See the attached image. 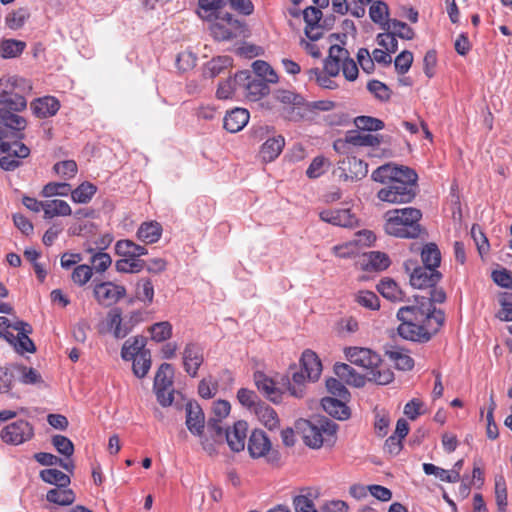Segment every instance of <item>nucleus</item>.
<instances>
[{"mask_svg": "<svg viewBox=\"0 0 512 512\" xmlns=\"http://www.w3.org/2000/svg\"><path fill=\"white\" fill-rule=\"evenodd\" d=\"M334 173L343 181H358L368 173V165L354 156H346L338 162Z\"/></svg>", "mask_w": 512, "mask_h": 512, "instance_id": "9d476101", "label": "nucleus"}, {"mask_svg": "<svg viewBox=\"0 0 512 512\" xmlns=\"http://www.w3.org/2000/svg\"><path fill=\"white\" fill-rule=\"evenodd\" d=\"M14 145L17 149L10 151L0 158V167L5 171L17 169L21 164L19 159L26 158L30 154L29 148L23 143H15Z\"/></svg>", "mask_w": 512, "mask_h": 512, "instance_id": "bb28decb", "label": "nucleus"}, {"mask_svg": "<svg viewBox=\"0 0 512 512\" xmlns=\"http://www.w3.org/2000/svg\"><path fill=\"white\" fill-rule=\"evenodd\" d=\"M26 47L24 41L15 39H6L1 42L0 52L1 56L5 59L15 58L22 54Z\"/></svg>", "mask_w": 512, "mask_h": 512, "instance_id": "5fc2aeb1", "label": "nucleus"}, {"mask_svg": "<svg viewBox=\"0 0 512 512\" xmlns=\"http://www.w3.org/2000/svg\"><path fill=\"white\" fill-rule=\"evenodd\" d=\"M97 188L90 182H83L74 190H71V198L75 203H88L95 195Z\"/></svg>", "mask_w": 512, "mask_h": 512, "instance_id": "864d4df0", "label": "nucleus"}, {"mask_svg": "<svg viewBox=\"0 0 512 512\" xmlns=\"http://www.w3.org/2000/svg\"><path fill=\"white\" fill-rule=\"evenodd\" d=\"M72 210L69 204L60 199L44 201V218L52 219L56 216H69Z\"/></svg>", "mask_w": 512, "mask_h": 512, "instance_id": "ea45409f", "label": "nucleus"}, {"mask_svg": "<svg viewBox=\"0 0 512 512\" xmlns=\"http://www.w3.org/2000/svg\"><path fill=\"white\" fill-rule=\"evenodd\" d=\"M17 112L18 111L11 110L9 107L0 106V124L18 132L24 130L27 122L25 118L19 116Z\"/></svg>", "mask_w": 512, "mask_h": 512, "instance_id": "7c9ffc66", "label": "nucleus"}, {"mask_svg": "<svg viewBox=\"0 0 512 512\" xmlns=\"http://www.w3.org/2000/svg\"><path fill=\"white\" fill-rule=\"evenodd\" d=\"M145 266L143 260L130 258V257H122L115 263V268L120 273H138Z\"/></svg>", "mask_w": 512, "mask_h": 512, "instance_id": "680f3d73", "label": "nucleus"}, {"mask_svg": "<svg viewBox=\"0 0 512 512\" xmlns=\"http://www.w3.org/2000/svg\"><path fill=\"white\" fill-rule=\"evenodd\" d=\"M423 266L436 270L440 265L441 253L434 243L426 244L421 251Z\"/></svg>", "mask_w": 512, "mask_h": 512, "instance_id": "8fccbe9b", "label": "nucleus"}, {"mask_svg": "<svg viewBox=\"0 0 512 512\" xmlns=\"http://www.w3.org/2000/svg\"><path fill=\"white\" fill-rule=\"evenodd\" d=\"M345 142L359 147H374L381 144L380 137L362 130H351L346 133Z\"/></svg>", "mask_w": 512, "mask_h": 512, "instance_id": "c85d7f7f", "label": "nucleus"}, {"mask_svg": "<svg viewBox=\"0 0 512 512\" xmlns=\"http://www.w3.org/2000/svg\"><path fill=\"white\" fill-rule=\"evenodd\" d=\"M417 307L404 306L397 312V318L401 321L398 327V334L406 340L415 342H426L431 334L423 320L427 318Z\"/></svg>", "mask_w": 512, "mask_h": 512, "instance_id": "7ed1b4c3", "label": "nucleus"}, {"mask_svg": "<svg viewBox=\"0 0 512 512\" xmlns=\"http://www.w3.org/2000/svg\"><path fill=\"white\" fill-rule=\"evenodd\" d=\"M93 292L96 301L104 307L113 306L126 295V289L124 286L110 281L96 284Z\"/></svg>", "mask_w": 512, "mask_h": 512, "instance_id": "ddd939ff", "label": "nucleus"}, {"mask_svg": "<svg viewBox=\"0 0 512 512\" xmlns=\"http://www.w3.org/2000/svg\"><path fill=\"white\" fill-rule=\"evenodd\" d=\"M34 435L32 425L26 420H17L6 425L0 433L1 439L10 445H20Z\"/></svg>", "mask_w": 512, "mask_h": 512, "instance_id": "f8f14e48", "label": "nucleus"}, {"mask_svg": "<svg viewBox=\"0 0 512 512\" xmlns=\"http://www.w3.org/2000/svg\"><path fill=\"white\" fill-rule=\"evenodd\" d=\"M87 252L91 254L92 271L95 270L97 273H103L111 266L112 258L108 253L96 251L94 248H89Z\"/></svg>", "mask_w": 512, "mask_h": 512, "instance_id": "3c124183", "label": "nucleus"}, {"mask_svg": "<svg viewBox=\"0 0 512 512\" xmlns=\"http://www.w3.org/2000/svg\"><path fill=\"white\" fill-rule=\"evenodd\" d=\"M329 161L324 156L315 157L306 170V175L310 179H316L323 175L327 170Z\"/></svg>", "mask_w": 512, "mask_h": 512, "instance_id": "774afa93", "label": "nucleus"}, {"mask_svg": "<svg viewBox=\"0 0 512 512\" xmlns=\"http://www.w3.org/2000/svg\"><path fill=\"white\" fill-rule=\"evenodd\" d=\"M338 425L326 418L301 420L297 423V429L302 433L304 443L313 449H318L324 444L332 445Z\"/></svg>", "mask_w": 512, "mask_h": 512, "instance_id": "f03ea898", "label": "nucleus"}, {"mask_svg": "<svg viewBox=\"0 0 512 512\" xmlns=\"http://www.w3.org/2000/svg\"><path fill=\"white\" fill-rule=\"evenodd\" d=\"M254 382L257 389L265 395L269 400L278 402L281 398L279 388H277L275 381L261 371L254 373Z\"/></svg>", "mask_w": 512, "mask_h": 512, "instance_id": "393cba45", "label": "nucleus"}, {"mask_svg": "<svg viewBox=\"0 0 512 512\" xmlns=\"http://www.w3.org/2000/svg\"><path fill=\"white\" fill-rule=\"evenodd\" d=\"M324 70L330 76H338L342 71L348 81H355L359 73L357 63L350 57L349 51L337 44L329 48V54L324 60Z\"/></svg>", "mask_w": 512, "mask_h": 512, "instance_id": "423d86ee", "label": "nucleus"}, {"mask_svg": "<svg viewBox=\"0 0 512 512\" xmlns=\"http://www.w3.org/2000/svg\"><path fill=\"white\" fill-rule=\"evenodd\" d=\"M131 360L133 361L132 368L135 376L139 378L145 377L151 367L150 352H142V354H138V356Z\"/></svg>", "mask_w": 512, "mask_h": 512, "instance_id": "69168bd1", "label": "nucleus"}, {"mask_svg": "<svg viewBox=\"0 0 512 512\" xmlns=\"http://www.w3.org/2000/svg\"><path fill=\"white\" fill-rule=\"evenodd\" d=\"M40 478L51 485L56 487H68L70 484V477L62 471L54 468L44 469L40 472Z\"/></svg>", "mask_w": 512, "mask_h": 512, "instance_id": "09e8293b", "label": "nucleus"}, {"mask_svg": "<svg viewBox=\"0 0 512 512\" xmlns=\"http://www.w3.org/2000/svg\"><path fill=\"white\" fill-rule=\"evenodd\" d=\"M285 145L283 137H273L266 140L261 147V157L265 162H271L275 160L281 153Z\"/></svg>", "mask_w": 512, "mask_h": 512, "instance_id": "4c0bfd02", "label": "nucleus"}, {"mask_svg": "<svg viewBox=\"0 0 512 512\" xmlns=\"http://www.w3.org/2000/svg\"><path fill=\"white\" fill-rule=\"evenodd\" d=\"M377 290L383 297L391 301L396 302L403 300V293L401 289L392 279L386 278L381 280L377 285Z\"/></svg>", "mask_w": 512, "mask_h": 512, "instance_id": "49530a36", "label": "nucleus"}, {"mask_svg": "<svg viewBox=\"0 0 512 512\" xmlns=\"http://www.w3.org/2000/svg\"><path fill=\"white\" fill-rule=\"evenodd\" d=\"M145 343V338L141 336L129 338L122 346L121 357L124 360L129 361L138 356V354H142V352H150L149 350L144 349Z\"/></svg>", "mask_w": 512, "mask_h": 512, "instance_id": "58836bf2", "label": "nucleus"}, {"mask_svg": "<svg viewBox=\"0 0 512 512\" xmlns=\"http://www.w3.org/2000/svg\"><path fill=\"white\" fill-rule=\"evenodd\" d=\"M346 359L366 372L380 363V356L368 348L348 347L345 349Z\"/></svg>", "mask_w": 512, "mask_h": 512, "instance_id": "2eb2a0df", "label": "nucleus"}, {"mask_svg": "<svg viewBox=\"0 0 512 512\" xmlns=\"http://www.w3.org/2000/svg\"><path fill=\"white\" fill-rule=\"evenodd\" d=\"M241 85L237 81V73L225 81H221L216 91V97L221 100L231 99L237 94L241 95Z\"/></svg>", "mask_w": 512, "mask_h": 512, "instance_id": "a19ab883", "label": "nucleus"}, {"mask_svg": "<svg viewBox=\"0 0 512 512\" xmlns=\"http://www.w3.org/2000/svg\"><path fill=\"white\" fill-rule=\"evenodd\" d=\"M386 30L393 34L394 37L398 36L405 40H411L414 37L413 29L410 26H408L405 22L396 19H392L389 22H387Z\"/></svg>", "mask_w": 512, "mask_h": 512, "instance_id": "bf43d9fd", "label": "nucleus"}, {"mask_svg": "<svg viewBox=\"0 0 512 512\" xmlns=\"http://www.w3.org/2000/svg\"><path fill=\"white\" fill-rule=\"evenodd\" d=\"M32 90L31 83L25 78L7 76L0 79V106L13 111H23L27 107L25 94Z\"/></svg>", "mask_w": 512, "mask_h": 512, "instance_id": "20e7f679", "label": "nucleus"}, {"mask_svg": "<svg viewBox=\"0 0 512 512\" xmlns=\"http://www.w3.org/2000/svg\"><path fill=\"white\" fill-rule=\"evenodd\" d=\"M300 364V369L305 372L309 381H316L320 377L322 364L315 352L305 350L302 353Z\"/></svg>", "mask_w": 512, "mask_h": 512, "instance_id": "a878e982", "label": "nucleus"}, {"mask_svg": "<svg viewBox=\"0 0 512 512\" xmlns=\"http://www.w3.org/2000/svg\"><path fill=\"white\" fill-rule=\"evenodd\" d=\"M34 459L39 464L44 465V466L60 465L62 468H64L67 471H71L73 469V464L71 462L62 460L51 453H46V452L36 453L34 455Z\"/></svg>", "mask_w": 512, "mask_h": 512, "instance_id": "0e129e2a", "label": "nucleus"}, {"mask_svg": "<svg viewBox=\"0 0 512 512\" xmlns=\"http://www.w3.org/2000/svg\"><path fill=\"white\" fill-rule=\"evenodd\" d=\"M182 360L185 372L191 377H196L204 361L201 345L194 342L187 343L182 352Z\"/></svg>", "mask_w": 512, "mask_h": 512, "instance_id": "dca6fc26", "label": "nucleus"}, {"mask_svg": "<svg viewBox=\"0 0 512 512\" xmlns=\"http://www.w3.org/2000/svg\"><path fill=\"white\" fill-rule=\"evenodd\" d=\"M232 65V58L229 56H219L217 58H213L211 61L207 63L205 74L214 78L220 75L226 68Z\"/></svg>", "mask_w": 512, "mask_h": 512, "instance_id": "13d9d810", "label": "nucleus"}, {"mask_svg": "<svg viewBox=\"0 0 512 512\" xmlns=\"http://www.w3.org/2000/svg\"><path fill=\"white\" fill-rule=\"evenodd\" d=\"M13 329L17 331L16 335L11 331H6L5 334H3V337L6 338L18 353L34 352L35 345L28 337V334L31 332L30 325L25 322L18 321L13 326Z\"/></svg>", "mask_w": 512, "mask_h": 512, "instance_id": "4468645a", "label": "nucleus"}, {"mask_svg": "<svg viewBox=\"0 0 512 512\" xmlns=\"http://www.w3.org/2000/svg\"><path fill=\"white\" fill-rule=\"evenodd\" d=\"M406 170H411L406 166H396L393 164H384L372 172V179L376 182L388 185L406 175Z\"/></svg>", "mask_w": 512, "mask_h": 512, "instance_id": "4be33fe9", "label": "nucleus"}, {"mask_svg": "<svg viewBox=\"0 0 512 512\" xmlns=\"http://www.w3.org/2000/svg\"><path fill=\"white\" fill-rule=\"evenodd\" d=\"M366 378L378 385H387L393 381L394 374L389 368L385 367L380 362L374 368L369 369V371L365 373V379Z\"/></svg>", "mask_w": 512, "mask_h": 512, "instance_id": "37998d69", "label": "nucleus"}, {"mask_svg": "<svg viewBox=\"0 0 512 512\" xmlns=\"http://www.w3.org/2000/svg\"><path fill=\"white\" fill-rule=\"evenodd\" d=\"M334 372L340 380L345 381L348 385L354 387L365 385V375H360L348 364L337 363L334 366Z\"/></svg>", "mask_w": 512, "mask_h": 512, "instance_id": "c756f323", "label": "nucleus"}, {"mask_svg": "<svg viewBox=\"0 0 512 512\" xmlns=\"http://www.w3.org/2000/svg\"><path fill=\"white\" fill-rule=\"evenodd\" d=\"M386 356L399 370L408 371L414 366V360L408 352L399 347H393L386 351Z\"/></svg>", "mask_w": 512, "mask_h": 512, "instance_id": "f704fd0d", "label": "nucleus"}, {"mask_svg": "<svg viewBox=\"0 0 512 512\" xmlns=\"http://www.w3.org/2000/svg\"><path fill=\"white\" fill-rule=\"evenodd\" d=\"M354 124L358 130L365 132L379 131L385 126L382 120L371 116H358L354 119Z\"/></svg>", "mask_w": 512, "mask_h": 512, "instance_id": "e2e57ef3", "label": "nucleus"}, {"mask_svg": "<svg viewBox=\"0 0 512 512\" xmlns=\"http://www.w3.org/2000/svg\"><path fill=\"white\" fill-rule=\"evenodd\" d=\"M151 339L156 342H164L172 335V325L168 321L153 324L150 327Z\"/></svg>", "mask_w": 512, "mask_h": 512, "instance_id": "338daca9", "label": "nucleus"}, {"mask_svg": "<svg viewBox=\"0 0 512 512\" xmlns=\"http://www.w3.org/2000/svg\"><path fill=\"white\" fill-rule=\"evenodd\" d=\"M33 114L38 118L54 116L60 109V102L53 96L37 98L30 104Z\"/></svg>", "mask_w": 512, "mask_h": 512, "instance_id": "5701e85b", "label": "nucleus"}, {"mask_svg": "<svg viewBox=\"0 0 512 512\" xmlns=\"http://www.w3.org/2000/svg\"><path fill=\"white\" fill-rule=\"evenodd\" d=\"M240 22L229 13H225L220 21L211 24L210 32L215 40L226 41L236 37Z\"/></svg>", "mask_w": 512, "mask_h": 512, "instance_id": "f3484780", "label": "nucleus"}, {"mask_svg": "<svg viewBox=\"0 0 512 512\" xmlns=\"http://www.w3.org/2000/svg\"><path fill=\"white\" fill-rule=\"evenodd\" d=\"M248 452L252 458L266 457L268 463L279 465L281 455L271 449V441L262 430H254L248 439Z\"/></svg>", "mask_w": 512, "mask_h": 512, "instance_id": "0eeeda50", "label": "nucleus"}, {"mask_svg": "<svg viewBox=\"0 0 512 512\" xmlns=\"http://www.w3.org/2000/svg\"><path fill=\"white\" fill-rule=\"evenodd\" d=\"M237 81L240 83L241 95L249 101H258L269 94L270 88L261 78L254 77L250 71L244 70L237 73Z\"/></svg>", "mask_w": 512, "mask_h": 512, "instance_id": "1a4fd4ad", "label": "nucleus"}, {"mask_svg": "<svg viewBox=\"0 0 512 512\" xmlns=\"http://www.w3.org/2000/svg\"><path fill=\"white\" fill-rule=\"evenodd\" d=\"M250 114L244 108H235L224 117V128L230 133L241 131L248 123Z\"/></svg>", "mask_w": 512, "mask_h": 512, "instance_id": "b1692460", "label": "nucleus"}, {"mask_svg": "<svg viewBox=\"0 0 512 512\" xmlns=\"http://www.w3.org/2000/svg\"><path fill=\"white\" fill-rule=\"evenodd\" d=\"M248 424L245 421H237L232 428L223 430L218 438L225 437L230 449L234 452H240L245 447Z\"/></svg>", "mask_w": 512, "mask_h": 512, "instance_id": "6ab92c4d", "label": "nucleus"}, {"mask_svg": "<svg viewBox=\"0 0 512 512\" xmlns=\"http://www.w3.org/2000/svg\"><path fill=\"white\" fill-rule=\"evenodd\" d=\"M252 67L255 73L253 76L263 79L265 83H276L278 81L276 72L267 62L256 60L253 62Z\"/></svg>", "mask_w": 512, "mask_h": 512, "instance_id": "6e6d98bb", "label": "nucleus"}, {"mask_svg": "<svg viewBox=\"0 0 512 512\" xmlns=\"http://www.w3.org/2000/svg\"><path fill=\"white\" fill-rule=\"evenodd\" d=\"M225 4L226 3L224 0H199L198 14L202 18H209L211 16H216V18H219L216 13L219 12V10L222 9Z\"/></svg>", "mask_w": 512, "mask_h": 512, "instance_id": "052dcab7", "label": "nucleus"}, {"mask_svg": "<svg viewBox=\"0 0 512 512\" xmlns=\"http://www.w3.org/2000/svg\"><path fill=\"white\" fill-rule=\"evenodd\" d=\"M415 307H417L423 314H427V318H425L423 322L428 330L429 328L437 330V328L444 323V313L433 307V304L429 302H421L420 305H416Z\"/></svg>", "mask_w": 512, "mask_h": 512, "instance_id": "2f4dec72", "label": "nucleus"}, {"mask_svg": "<svg viewBox=\"0 0 512 512\" xmlns=\"http://www.w3.org/2000/svg\"><path fill=\"white\" fill-rule=\"evenodd\" d=\"M417 178L418 176L414 170H406V175L378 191V199L391 204L411 202L416 196Z\"/></svg>", "mask_w": 512, "mask_h": 512, "instance_id": "39448f33", "label": "nucleus"}, {"mask_svg": "<svg viewBox=\"0 0 512 512\" xmlns=\"http://www.w3.org/2000/svg\"><path fill=\"white\" fill-rule=\"evenodd\" d=\"M162 235V226L156 221L144 222L140 225L137 236L139 240L152 244L156 243Z\"/></svg>", "mask_w": 512, "mask_h": 512, "instance_id": "c9c22d12", "label": "nucleus"}, {"mask_svg": "<svg viewBox=\"0 0 512 512\" xmlns=\"http://www.w3.org/2000/svg\"><path fill=\"white\" fill-rule=\"evenodd\" d=\"M405 269L410 273V284L414 288L424 289L434 287L441 278L439 271L425 266H418L416 262L412 260L405 262Z\"/></svg>", "mask_w": 512, "mask_h": 512, "instance_id": "6e6552de", "label": "nucleus"}, {"mask_svg": "<svg viewBox=\"0 0 512 512\" xmlns=\"http://www.w3.org/2000/svg\"><path fill=\"white\" fill-rule=\"evenodd\" d=\"M389 15V8L387 4L381 0L374 1L369 9V16L371 20L379 24L382 29H387V22L390 20L388 19Z\"/></svg>", "mask_w": 512, "mask_h": 512, "instance_id": "a18cd8bd", "label": "nucleus"}, {"mask_svg": "<svg viewBox=\"0 0 512 512\" xmlns=\"http://www.w3.org/2000/svg\"><path fill=\"white\" fill-rule=\"evenodd\" d=\"M364 258L367 269L384 270L390 265L389 257L383 252L371 251L364 254Z\"/></svg>", "mask_w": 512, "mask_h": 512, "instance_id": "4d7b16f0", "label": "nucleus"}, {"mask_svg": "<svg viewBox=\"0 0 512 512\" xmlns=\"http://www.w3.org/2000/svg\"><path fill=\"white\" fill-rule=\"evenodd\" d=\"M254 414L267 429L274 430L279 427L278 415L269 405L259 403L255 406Z\"/></svg>", "mask_w": 512, "mask_h": 512, "instance_id": "72a5a7b5", "label": "nucleus"}, {"mask_svg": "<svg viewBox=\"0 0 512 512\" xmlns=\"http://www.w3.org/2000/svg\"><path fill=\"white\" fill-rule=\"evenodd\" d=\"M348 400H342L335 397H325L321 405L325 412L338 420H346L350 417V410L346 405Z\"/></svg>", "mask_w": 512, "mask_h": 512, "instance_id": "cd10ccee", "label": "nucleus"}, {"mask_svg": "<svg viewBox=\"0 0 512 512\" xmlns=\"http://www.w3.org/2000/svg\"><path fill=\"white\" fill-rule=\"evenodd\" d=\"M115 252L120 257H130L139 259L140 256L147 254V249L131 240H119L115 244Z\"/></svg>", "mask_w": 512, "mask_h": 512, "instance_id": "e433bc0d", "label": "nucleus"}, {"mask_svg": "<svg viewBox=\"0 0 512 512\" xmlns=\"http://www.w3.org/2000/svg\"><path fill=\"white\" fill-rule=\"evenodd\" d=\"M274 98L278 102L287 105L283 110V115L286 119L295 122L303 119L304 113L302 111L306 104L302 96L288 90H277Z\"/></svg>", "mask_w": 512, "mask_h": 512, "instance_id": "9b49d317", "label": "nucleus"}, {"mask_svg": "<svg viewBox=\"0 0 512 512\" xmlns=\"http://www.w3.org/2000/svg\"><path fill=\"white\" fill-rule=\"evenodd\" d=\"M186 426L196 436H201L204 430L205 417L198 403L189 401L185 407Z\"/></svg>", "mask_w": 512, "mask_h": 512, "instance_id": "aec40b11", "label": "nucleus"}, {"mask_svg": "<svg viewBox=\"0 0 512 512\" xmlns=\"http://www.w3.org/2000/svg\"><path fill=\"white\" fill-rule=\"evenodd\" d=\"M385 231L399 238H415L420 233V210L413 207L395 209L386 213Z\"/></svg>", "mask_w": 512, "mask_h": 512, "instance_id": "f257e3e1", "label": "nucleus"}, {"mask_svg": "<svg viewBox=\"0 0 512 512\" xmlns=\"http://www.w3.org/2000/svg\"><path fill=\"white\" fill-rule=\"evenodd\" d=\"M230 404L225 400H218L213 404V413L215 418L208 421V429L213 431L215 436L222 435V427L219 422L222 418L228 416L230 412Z\"/></svg>", "mask_w": 512, "mask_h": 512, "instance_id": "473e14b6", "label": "nucleus"}, {"mask_svg": "<svg viewBox=\"0 0 512 512\" xmlns=\"http://www.w3.org/2000/svg\"><path fill=\"white\" fill-rule=\"evenodd\" d=\"M107 326L115 338L122 339L131 332L134 326L133 317H122L121 310L113 308L107 314Z\"/></svg>", "mask_w": 512, "mask_h": 512, "instance_id": "a211bd4d", "label": "nucleus"}, {"mask_svg": "<svg viewBox=\"0 0 512 512\" xmlns=\"http://www.w3.org/2000/svg\"><path fill=\"white\" fill-rule=\"evenodd\" d=\"M307 381H309L307 375L302 369L293 371L291 377L287 378V389L292 396L301 398L304 395V387Z\"/></svg>", "mask_w": 512, "mask_h": 512, "instance_id": "79ce46f5", "label": "nucleus"}, {"mask_svg": "<svg viewBox=\"0 0 512 512\" xmlns=\"http://www.w3.org/2000/svg\"><path fill=\"white\" fill-rule=\"evenodd\" d=\"M46 498L49 502L66 506L75 500L74 492L67 487H55L47 492Z\"/></svg>", "mask_w": 512, "mask_h": 512, "instance_id": "c03bdc74", "label": "nucleus"}, {"mask_svg": "<svg viewBox=\"0 0 512 512\" xmlns=\"http://www.w3.org/2000/svg\"><path fill=\"white\" fill-rule=\"evenodd\" d=\"M174 370L171 364L163 363L154 378V389L173 388Z\"/></svg>", "mask_w": 512, "mask_h": 512, "instance_id": "de8ad7c7", "label": "nucleus"}, {"mask_svg": "<svg viewBox=\"0 0 512 512\" xmlns=\"http://www.w3.org/2000/svg\"><path fill=\"white\" fill-rule=\"evenodd\" d=\"M320 219L340 227H352L357 219L349 209H328L323 210L319 214Z\"/></svg>", "mask_w": 512, "mask_h": 512, "instance_id": "412c9836", "label": "nucleus"}, {"mask_svg": "<svg viewBox=\"0 0 512 512\" xmlns=\"http://www.w3.org/2000/svg\"><path fill=\"white\" fill-rule=\"evenodd\" d=\"M423 471L426 475H434L441 481L447 483H456L460 480V474L450 472L431 463L423 464Z\"/></svg>", "mask_w": 512, "mask_h": 512, "instance_id": "603ef678", "label": "nucleus"}]
</instances>
